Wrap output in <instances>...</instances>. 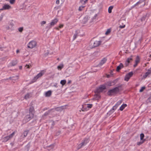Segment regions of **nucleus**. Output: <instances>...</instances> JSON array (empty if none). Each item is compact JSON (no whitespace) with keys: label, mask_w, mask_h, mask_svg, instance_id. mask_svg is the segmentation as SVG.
Masks as SVG:
<instances>
[{"label":"nucleus","mask_w":151,"mask_h":151,"mask_svg":"<svg viewBox=\"0 0 151 151\" xmlns=\"http://www.w3.org/2000/svg\"><path fill=\"white\" fill-rule=\"evenodd\" d=\"M122 86V85H120L118 86L117 87L109 90L107 93V94L109 96H111L112 95L114 94H116L119 91V88H121Z\"/></svg>","instance_id":"1"},{"label":"nucleus","mask_w":151,"mask_h":151,"mask_svg":"<svg viewBox=\"0 0 151 151\" xmlns=\"http://www.w3.org/2000/svg\"><path fill=\"white\" fill-rule=\"evenodd\" d=\"M101 42L100 41H91L89 45L90 48L92 49L99 46L101 43Z\"/></svg>","instance_id":"2"},{"label":"nucleus","mask_w":151,"mask_h":151,"mask_svg":"<svg viewBox=\"0 0 151 151\" xmlns=\"http://www.w3.org/2000/svg\"><path fill=\"white\" fill-rule=\"evenodd\" d=\"M45 70H41L40 72L37 74L33 79L32 81V82L33 83L35 82L37 79L42 76V75L45 74Z\"/></svg>","instance_id":"3"},{"label":"nucleus","mask_w":151,"mask_h":151,"mask_svg":"<svg viewBox=\"0 0 151 151\" xmlns=\"http://www.w3.org/2000/svg\"><path fill=\"white\" fill-rule=\"evenodd\" d=\"M106 89V87L105 85H101L99 87L96 88V92L98 93H99L102 92Z\"/></svg>","instance_id":"4"},{"label":"nucleus","mask_w":151,"mask_h":151,"mask_svg":"<svg viewBox=\"0 0 151 151\" xmlns=\"http://www.w3.org/2000/svg\"><path fill=\"white\" fill-rule=\"evenodd\" d=\"M34 114L32 113H29V114L27 115L24 117V119L27 122L29 121L32 119L34 117Z\"/></svg>","instance_id":"5"},{"label":"nucleus","mask_w":151,"mask_h":151,"mask_svg":"<svg viewBox=\"0 0 151 151\" xmlns=\"http://www.w3.org/2000/svg\"><path fill=\"white\" fill-rule=\"evenodd\" d=\"M58 20L57 19H55L50 23V25L46 27V28L49 29L52 26H53L55 24L58 22Z\"/></svg>","instance_id":"6"},{"label":"nucleus","mask_w":151,"mask_h":151,"mask_svg":"<svg viewBox=\"0 0 151 151\" xmlns=\"http://www.w3.org/2000/svg\"><path fill=\"white\" fill-rule=\"evenodd\" d=\"M37 45L36 42L34 41H32L30 42L28 45V47L30 48H32L35 47Z\"/></svg>","instance_id":"7"},{"label":"nucleus","mask_w":151,"mask_h":151,"mask_svg":"<svg viewBox=\"0 0 151 151\" xmlns=\"http://www.w3.org/2000/svg\"><path fill=\"white\" fill-rule=\"evenodd\" d=\"M133 75V73L132 72H131L128 73L125 76L124 80L125 81H128L130 78Z\"/></svg>","instance_id":"8"},{"label":"nucleus","mask_w":151,"mask_h":151,"mask_svg":"<svg viewBox=\"0 0 151 151\" xmlns=\"http://www.w3.org/2000/svg\"><path fill=\"white\" fill-rule=\"evenodd\" d=\"M11 8V7L9 5L5 4L2 7V8L0 9V10H8Z\"/></svg>","instance_id":"9"},{"label":"nucleus","mask_w":151,"mask_h":151,"mask_svg":"<svg viewBox=\"0 0 151 151\" xmlns=\"http://www.w3.org/2000/svg\"><path fill=\"white\" fill-rule=\"evenodd\" d=\"M14 134L15 132H13L12 134H10L9 136L5 137L4 138V140H5L6 141H7L9 140V139L13 137Z\"/></svg>","instance_id":"10"},{"label":"nucleus","mask_w":151,"mask_h":151,"mask_svg":"<svg viewBox=\"0 0 151 151\" xmlns=\"http://www.w3.org/2000/svg\"><path fill=\"white\" fill-rule=\"evenodd\" d=\"M122 100H121L118 101L115 105L112 107V109L113 110H116L117 107L122 104Z\"/></svg>","instance_id":"11"},{"label":"nucleus","mask_w":151,"mask_h":151,"mask_svg":"<svg viewBox=\"0 0 151 151\" xmlns=\"http://www.w3.org/2000/svg\"><path fill=\"white\" fill-rule=\"evenodd\" d=\"M132 57L133 56L132 55H131L130 58H127L125 63V65L126 66H128L129 63L130 62V61L132 60Z\"/></svg>","instance_id":"12"},{"label":"nucleus","mask_w":151,"mask_h":151,"mask_svg":"<svg viewBox=\"0 0 151 151\" xmlns=\"http://www.w3.org/2000/svg\"><path fill=\"white\" fill-rule=\"evenodd\" d=\"M87 140V139H85L78 146L79 148L83 146L86 144Z\"/></svg>","instance_id":"13"},{"label":"nucleus","mask_w":151,"mask_h":151,"mask_svg":"<svg viewBox=\"0 0 151 151\" xmlns=\"http://www.w3.org/2000/svg\"><path fill=\"white\" fill-rule=\"evenodd\" d=\"M124 65L122 63H120L119 65H118L116 68V71L119 72L121 68L124 67Z\"/></svg>","instance_id":"14"},{"label":"nucleus","mask_w":151,"mask_h":151,"mask_svg":"<svg viewBox=\"0 0 151 151\" xmlns=\"http://www.w3.org/2000/svg\"><path fill=\"white\" fill-rule=\"evenodd\" d=\"M101 98V96L99 93H97L94 95L93 99L96 100H98L100 99Z\"/></svg>","instance_id":"15"},{"label":"nucleus","mask_w":151,"mask_h":151,"mask_svg":"<svg viewBox=\"0 0 151 151\" xmlns=\"http://www.w3.org/2000/svg\"><path fill=\"white\" fill-rule=\"evenodd\" d=\"M29 113H32L34 114H35V109L34 107L33 106H31L29 108Z\"/></svg>","instance_id":"16"},{"label":"nucleus","mask_w":151,"mask_h":151,"mask_svg":"<svg viewBox=\"0 0 151 151\" xmlns=\"http://www.w3.org/2000/svg\"><path fill=\"white\" fill-rule=\"evenodd\" d=\"M17 60H13L10 63V65L12 66H13L17 64Z\"/></svg>","instance_id":"17"},{"label":"nucleus","mask_w":151,"mask_h":151,"mask_svg":"<svg viewBox=\"0 0 151 151\" xmlns=\"http://www.w3.org/2000/svg\"><path fill=\"white\" fill-rule=\"evenodd\" d=\"M139 58L138 56L137 57L135 61V64L134 65V67H136L138 63L139 62Z\"/></svg>","instance_id":"18"},{"label":"nucleus","mask_w":151,"mask_h":151,"mask_svg":"<svg viewBox=\"0 0 151 151\" xmlns=\"http://www.w3.org/2000/svg\"><path fill=\"white\" fill-rule=\"evenodd\" d=\"M52 94V91L49 90L45 93V96L46 97H50L51 96Z\"/></svg>","instance_id":"19"},{"label":"nucleus","mask_w":151,"mask_h":151,"mask_svg":"<svg viewBox=\"0 0 151 151\" xmlns=\"http://www.w3.org/2000/svg\"><path fill=\"white\" fill-rule=\"evenodd\" d=\"M64 106H62L60 107H57L55 108V109L57 111H62L64 109Z\"/></svg>","instance_id":"20"},{"label":"nucleus","mask_w":151,"mask_h":151,"mask_svg":"<svg viewBox=\"0 0 151 151\" xmlns=\"http://www.w3.org/2000/svg\"><path fill=\"white\" fill-rule=\"evenodd\" d=\"M107 59L105 58H104L102 60H101L99 63L100 65H102L104 64L106 61Z\"/></svg>","instance_id":"21"},{"label":"nucleus","mask_w":151,"mask_h":151,"mask_svg":"<svg viewBox=\"0 0 151 151\" xmlns=\"http://www.w3.org/2000/svg\"><path fill=\"white\" fill-rule=\"evenodd\" d=\"M29 132V130H27L24 131V132H23L22 135H23V138H24L25 137H26L28 133Z\"/></svg>","instance_id":"22"},{"label":"nucleus","mask_w":151,"mask_h":151,"mask_svg":"<svg viewBox=\"0 0 151 151\" xmlns=\"http://www.w3.org/2000/svg\"><path fill=\"white\" fill-rule=\"evenodd\" d=\"M127 106V105L126 104H122L121 106L120 107L119 110L121 111H122Z\"/></svg>","instance_id":"23"},{"label":"nucleus","mask_w":151,"mask_h":151,"mask_svg":"<svg viewBox=\"0 0 151 151\" xmlns=\"http://www.w3.org/2000/svg\"><path fill=\"white\" fill-rule=\"evenodd\" d=\"M145 17H143L140 19L141 21L142 22V24H145Z\"/></svg>","instance_id":"24"},{"label":"nucleus","mask_w":151,"mask_h":151,"mask_svg":"<svg viewBox=\"0 0 151 151\" xmlns=\"http://www.w3.org/2000/svg\"><path fill=\"white\" fill-rule=\"evenodd\" d=\"M88 0H80V3L83 5L85 4Z\"/></svg>","instance_id":"25"},{"label":"nucleus","mask_w":151,"mask_h":151,"mask_svg":"<svg viewBox=\"0 0 151 151\" xmlns=\"http://www.w3.org/2000/svg\"><path fill=\"white\" fill-rule=\"evenodd\" d=\"M150 74V72H149V71H148V70L146 72L145 75H143V78H146L148 75Z\"/></svg>","instance_id":"26"},{"label":"nucleus","mask_w":151,"mask_h":151,"mask_svg":"<svg viewBox=\"0 0 151 151\" xmlns=\"http://www.w3.org/2000/svg\"><path fill=\"white\" fill-rule=\"evenodd\" d=\"M145 141V139H144L143 140H141V141L140 142H137V144L138 145H140L143 143Z\"/></svg>","instance_id":"27"},{"label":"nucleus","mask_w":151,"mask_h":151,"mask_svg":"<svg viewBox=\"0 0 151 151\" xmlns=\"http://www.w3.org/2000/svg\"><path fill=\"white\" fill-rule=\"evenodd\" d=\"M111 84L112 82L111 81H110L106 82L105 85V86L106 85L108 86H112Z\"/></svg>","instance_id":"28"},{"label":"nucleus","mask_w":151,"mask_h":151,"mask_svg":"<svg viewBox=\"0 0 151 151\" xmlns=\"http://www.w3.org/2000/svg\"><path fill=\"white\" fill-rule=\"evenodd\" d=\"M66 81L65 80H62L61 81L60 83L62 85H64L66 83Z\"/></svg>","instance_id":"29"},{"label":"nucleus","mask_w":151,"mask_h":151,"mask_svg":"<svg viewBox=\"0 0 151 151\" xmlns=\"http://www.w3.org/2000/svg\"><path fill=\"white\" fill-rule=\"evenodd\" d=\"M30 97V94L29 93H27L24 96V98L25 99H27L29 98Z\"/></svg>","instance_id":"30"},{"label":"nucleus","mask_w":151,"mask_h":151,"mask_svg":"<svg viewBox=\"0 0 151 151\" xmlns=\"http://www.w3.org/2000/svg\"><path fill=\"white\" fill-rule=\"evenodd\" d=\"M113 8V6H110L108 9V12L110 13L111 12V10Z\"/></svg>","instance_id":"31"},{"label":"nucleus","mask_w":151,"mask_h":151,"mask_svg":"<svg viewBox=\"0 0 151 151\" xmlns=\"http://www.w3.org/2000/svg\"><path fill=\"white\" fill-rule=\"evenodd\" d=\"M85 7L84 6H81L78 8V10L79 11H81L83 10V8Z\"/></svg>","instance_id":"32"},{"label":"nucleus","mask_w":151,"mask_h":151,"mask_svg":"<svg viewBox=\"0 0 151 151\" xmlns=\"http://www.w3.org/2000/svg\"><path fill=\"white\" fill-rule=\"evenodd\" d=\"M52 110V109H50L47 112H46L44 114L45 116H47L48 115L50 112Z\"/></svg>","instance_id":"33"},{"label":"nucleus","mask_w":151,"mask_h":151,"mask_svg":"<svg viewBox=\"0 0 151 151\" xmlns=\"http://www.w3.org/2000/svg\"><path fill=\"white\" fill-rule=\"evenodd\" d=\"M144 137V135L143 133H141L140 134V137L141 140H143Z\"/></svg>","instance_id":"34"},{"label":"nucleus","mask_w":151,"mask_h":151,"mask_svg":"<svg viewBox=\"0 0 151 151\" xmlns=\"http://www.w3.org/2000/svg\"><path fill=\"white\" fill-rule=\"evenodd\" d=\"M63 65L61 64L60 65L58 66L57 67V68L59 70H61L63 68Z\"/></svg>","instance_id":"35"},{"label":"nucleus","mask_w":151,"mask_h":151,"mask_svg":"<svg viewBox=\"0 0 151 151\" xmlns=\"http://www.w3.org/2000/svg\"><path fill=\"white\" fill-rule=\"evenodd\" d=\"M111 29H108L107 31H106V32L105 33V34L106 35H108L111 32Z\"/></svg>","instance_id":"36"},{"label":"nucleus","mask_w":151,"mask_h":151,"mask_svg":"<svg viewBox=\"0 0 151 151\" xmlns=\"http://www.w3.org/2000/svg\"><path fill=\"white\" fill-rule=\"evenodd\" d=\"M142 2V1L141 0H139V1L137 2L136 4H135L134 6H133V7H134L135 6H136L138 5L139 4H140Z\"/></svg>","instance_id":"37"},{"label":"nucleus","mask_w":151,"mask_h":151,"mask_svg":"<svg viewBox=\"0 0 151 151\" xmlns=\"http://www.w3.org/2000/svg\"><path fill=\"white\" fill-rule=\"evenodd\" d=\"M15 1V0H10L9 2L11 4H14Z\"/></svg>","instance_id":"38"},{"label":"nucleus","mask_w":151,"mask_h":151,"mask_svg":"<svg viewBox=\"0 0 151 151\" xmlns=\"http://www.w3.org/2000/svg\"><path fill=\"white\" fill-rule=\"evenodd\" d=\"M23 29V27H19L18 28V30L20 32H22Z\"/></svg>","instance_id":"39"},{"label":"nucleus","mask_w":151,"mask_h":151,"mask_svg":"<svg viewBox=\"0 0 151 151\" xmlns=\"http://www.w3.org/2000/svg\"><path fill=\"white\" fill-rule=\"evenodd\" d=\"M145 89V87H142L141 88V89L139 90L140 92H142Z\"/></svg>","instance_id":"40"},{"label":"nucleus","mask_w":151,"mask_h":151,"mask_svg":"<svg viewBox=\"0 0 151 151\" xmlns=\"http://www.w3.org/2000/svg\"><path fill=\"white\" fill-rule=\"evenodd\" d=\"M87 105V107L89 108H91L92 106V104H88Z\"/></svg>","instance_id":"41"},{"label":"nucleus","mask_w":151,"mask_h":151,"mask_svg":"<svg viewBox=\"0 0 151 151\" xmlns=\"http://www.w3.org/2000/svg\"><path fill=\"white\" fill-rule=\"evenodd\" d=\"M77 36V34L76 33L73 36V40H75Z\"/></svg>","instance_id":"42"},{"label":"nucleus","mask_w":151,"mask_h":151,"mask_svg":"<svg viewBox=\"0 0 151 151\" xmlns=\"http://www.w3.org/2000/svg\"><path fill=\"white\" fill-rule=\"evenodd\" d=\"M46 23V22L45 21H43L41 22V24L42 25L45 24Z\"/></svg>","instance_id":"43"},{"label":"nucleus","mask_w":151,"mask_h":151,"mask_svg":"<svg viewBox=\"0 0 151 151\" xmlns=\"http://www.w3.org/2000/svg\"><path fill=\"white\" fill-rule=\"evenodd\" d=\"M125 27V25H122V26L120 25L119 26V28L122 29V28H124Z\"/></svg>","instance_id":"44"},{"label":"nucleus","mask_w":151,"mask_h":151,"mask_svg":"<svg viewBox=\"0 0 151 151\" xmlns=\"http://www.w3.org/2000/svg\"><path fill=\"white\" fill-rule=\"evenodd\" d=\"M59 0H57L56 1V3L57 4H59Z\"/></svg>","instance_id":"45"},{"label":"nucleus","mask_w":151,"mask_h":151,"mask_svg":"<svg viewBox=\"0 0 151 151\" xmlns=\"http://www.w3.org/2000/svg\"><path fill=\"white\" fill-rule=\"evenodd\" d=\"M63 24H60L59 26V27L60 28H61L63 27Z\"/></svg>","instance_id":"46"},{"label":"nucleus","mask_w":151,"mask_h":151,"mask_svg":"<svg viewBox=\"0 0 151 151\" xmlns=\"http://www.w3.org/2000/svg\"><path fill=\"white\" fill-rule=\"evenodd\" d=\"M27 66V68H29V65H25V66Z\"/></svg>","instance_id":"47"},{"label":"nucleus","mask_w":151,"mask_h":151,"mask_svg":"<svg viewBox=\"0 0 151 151\" xmlns=\"http://www.w3.org/2000/svg\"><path fill=\"white\" fill-rule=\"evenodd\" d=\"M110 76L108 74L106 75V77L107 78H109L110 77Z\"/></svg>","instance_id":"48"},{"label":"nucleus","mask_w":151,"mask_h":151,"mask_svg":"<svg viewBox=\"0 0 151 151\" xmlns=\"http://www.w3.org/2000/svg\"><path fill=\"white\" fill-rule=\"evenodd\" d=\"M19 68L21 70L22 69V66H20L19 67Z\"/></svg>","instance_id":"49"},{"label":"nucleus","mask_w":151,"mask_h":151,"mask_svg":"<svg viewBox=\"0 0 151 151\" xmlns=\"http://www.w3.org/2000/svg\"><path fill=\"white\" fill-rule=\"evenodd\" d=\"M148 70L149 72H150V74H151V70L150 69H148Z\"/></svg>","instance_id":"50"},{"label":"nucleus","mask_w":151,"mask_h":151,"mask_svg":"<svg viewBox=\"0 0 151 151\" xmlns=\"http://www.w3.org/2000/svg\"><path fill=\"white\" fill-rule=\"evenodd\" d=\"M19 52V50H17L16 51V52L17 53H18Z\"/></svg>","instance_id":"51"},{"label":"nucleus","mask_w":151,"mask_h":151,"mask_svg":"<svg viewBox=\"0 0 151 151\" xmlns=\"http://www.w3.org/2000/svg\"><path fill=\"white\" fill-rule=\"evenodd\" d=\"M71 81H69L68 82V83H71Z\"/></svg>","instance_id":"52"},{"label":"nucleus","mask_w":151,"mask_h":151,"mask_svg":"<svg viewBox=\"0 0 151 151\" xmlns=\"http://www.w3.org/2000/svg\"><path fill=\"white\" fill-rule=\"evenodd\" d=\"M151 99V96L149 97L148 98V99L149 100H150V99Z\"/></svg>","instance_id":"53"},{"label":"nucleus","mask_w":151,"mask_h":151,"mask_svg":"<svg viewBox=\"0 0 151 151\" xmlns=\"http://www.w3.org/2000/svg\"><path fill=\"white\" fill-rule=\"evenodd\" d=\"M2 17H0V21H1L2 19Z\"/></svg>","instance_id":"54"},{"label":"nucleus","mask_w":151,"mask_h":151,"mask_svg":"<svg viewBox=\"0 0 151 151\" xmlns=\"http://www.w3.org/2000/svg\"><path fill=\"white\" fill-rule=\"evenodd\" d=\"M56 29L58 30H59V29L58 28H56Z\"/></svg>","instance_id":"55"},{"label":"nucleus","mask_w":151,"mask_h":151,"mask_svg":"<svg viewBox=\"0 0 151 151\" xmlns=\"http://www.w3.org/2000/svg\"><path fill=\"white\" fill-rule=\"evenodd\" d=\"M57 60H59V58H57Z\"/></svg>","instance_id":"56"},{"label":"nucleus","mask_w":151,"mask_h":151,"mask_svg":"<svg viewBox=\"0 0 151 151\" xmlns=\"http://www.w3.org/2000/svg\"><path fill=\"white\" fill-rule=\"evenodd\" d=\"M6 57H5V58H3V59H4V58H6Z\"/></svg>","instance_id":"57"},{"label":"nucleus","mask_w":151,"mask_h":151,"mask_svg":"<svg viewBox=\"0 0 151 151\" xmlns=\"http://www.w3.org/2000/svg\"><path fill=\"white\" fill-rule=\"evenodd\" d=\"M150 120L151 121V119H150Z\"/></svg>","instance_id":"58"},{"label":"nucleus","mask_w":151,"mask_h":151,"mask_svg":"<svg viewBox=\"0 0 151 151\" xmlns=\"http://www.w3.org/2000/svg\"><path fill=\"white\" fill-rule=\"evenodd\" d=\"M11 78V77H10V78H10H10Z\"/></svg>","instance_id":"59"},{"label":"nucleus","mask_w":151,"mask_h":151,"mask_svg":"<svg viewBox=\"0 0 151 151\" xmlns=\"http://www.w3.org/2000/svg\"><path fill=\"white\" fill-rule=\"evenodd\" d=\"M151 56V55H150V57Z\"/></svg>","instance_id":"60"}]
</instances>
